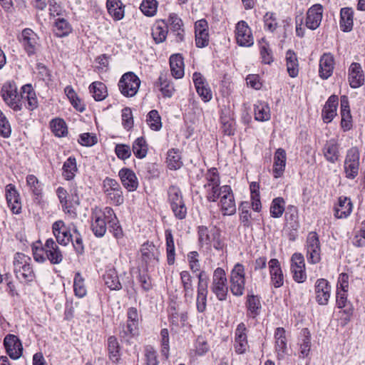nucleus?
I'll use <instances>...</instances> for the list:
<instances>
[{
  "label": "nucleus",
  "instance_id": "f257e3e1",
  "mask_svg": "<svg viewBox=\"0 0 365 365\" xmlns=\"http://www.w3.org/2000/svg\"><path fill=\"white\" fill-rule=\"evenodd\" d=\"M31 259L21 252H16L13 260L14 272L19 282L29 284L36 279L31 265Z\"/></svg>",
  "mask_w": 365,
  "mask_h": 365
},
{
  "label": "nucleus",
  "instance_id": "f03ea898",
  "mask_svg": "<svg viewBox=\"0 0 365 365\" xmlns=\"http://www.w3.org/2000/svg\"><path fill=\"white\" fill-rule=\"evenodd\" d=\"M110 207H106L103 210L95 207L91 210V229L96 237H102L107 230V217L111 215Z\"/></svg>",
  "mask_w": 365,
  "mask_h": 365
},
{
  "label": "nucleus",
  "instance_id": "7ed1b4c3",
  "mask_svg": "<svg viewBox=\"0 0 365 365\" xmlns=\"http://www.w3.org/2000/svg\"><path fill=\"white\" fill-rule=\"evenodd\" d=\"M102 189L107 202L115 206L123 204V190L116 180L106 177L103 180Z\"/></svg>",
  "mask_w": 365,
  "mask_h": 365
},
{
  "label": "nucleus",
  "instance_id": "20e7f679",
  "mask_svg": "<svg viewBox=\"0 0 365 365\" xmlns=\"http://www.w3.org/2000/svg\"><path fill=\"white\" fill-rule=\"evenodd\" d=\"M220 178L219 173L215 168L208 169L205 174L203 187L205 190L206 198L209 202H216L221 191Z\"/></svg>",
  "mask_w": 365,
  "mask_h": 365
},
{
  "label": "nucleus",
  "instance_id": "39448f33",
  "mask_svg": "<svg viewBox=\"0 0 365 365\" xmlns=\"http://www.w3.org/2000/svg\"><path fill=\"white\" fill-rule=\"evenodd\" d=\"M168 200L175 216L179 219H185L187 215V208L183 200L182 192L175 185H171L168 190Z\"/></svg>",
  "mask_w": 365,
  "mask_h": 365
},
{
  "label": "nucleus",
  "instance_id": "423d86ee",
  "mask_svg": "<svg viewBox=\"0 0 365 365\" xmlns=\"http://www.w3.org/2000/svg\"><path fill=\"white\" fill-rule=\"evenodd\" d=\"M140 86V78L131 71L123 74L118 83L120 93L127 98L135 96L139 90Z\"/></svg>",
  "mask_w": 365,
  "mask_h": 365
},
{
  "label": "nucleus",
  "instance_id": "0eeeda50",
  "mask_svg": "<svg viewBox=\"0 0 365 365\" xmlns=\"http://www.w3.org/2000/svg\"><path fill=\"white\" fill-rule=\"evenodd\" d=\"M210 289L218 300L225 301L227 299L228 294L227 279L222 268L217 267L215 269Z\"/></svg>",
  "mask_w": 365,
  "mask_h": 365
},
{
  "label": "nucleus",
  "instance_id": "6e6552de",
  "mask_svg": "<svg viewBox=\"0 0 365 365\" xmlns=\"http://www.w3.org/2000/svg\"><path fill=\"white\" fill-rule=\"evenodd\" d=\"M359 165L360 151L357 147H351L347 150L344 159L345 177L350 180L354 179L359 175Z\"/></svg>",
  "mask_w": 365,
  "mask_h": 365
},
{
  "label": "nucleus",
  "instance_id": "1a4fd4ad",
  "mask_svg": "<svg viewBox=\"0 0 365 365\" xmlns=\"http://www.w3.org/2000/svg\"><path fill=\"white\" fill-rule=\"evenodd\" d=\"M230 290L233 295L240 297L245 289V270L241 263H237L230 272Z\"/></svg>",
  "mask_w": 365,
  "mask_h": 365
},
{
  "label": "nucleus",
  "instance_id": "9d476101",
  "mask_svg": "<svg viewBox=\"0 0 365 365\" xmlns=\"http://www.w3.org/2000/svg\"><path fill=\"white\" fill-rule=\"evenodd\" d=\"M219 206L223 215H232L236 212V204L232 190L229 185H222L219 193Z\"/></svg>",
  "mask_w": 365,
  "mask_h": 365
},
{
  "label": "nucleus",
  "instance_id": "9b49d317",
  "mask_svg": "<svg viewBox=\"0 0 365 365\" xmlns=\"http://www.w3.org/2000/svg\"><path fill=\"white\" fill-rule=\"evenodd\" d=\"M307 259L309 263L317 264L321 260V247L318 235L311 232L307 237Z\"/></svg>",
  "mask_w": 365,
  "mask_h": 365
},
{
  "label": "nucleus",
  "instance_id": "f8f14e48",
  "mask_svg": "<svg viewBox=\"0 0 365 365\" xmlns=\"http://www.w3.org/2000/svg\"><path fill=\"white\" fill-rule=\"evenodd\" d=\"M291 272L294 280L298 283L304 282L307 279L304 256L301 253H294L291 257Z\"/></svg>",
  "mask_w": 365,
  "mask_h": 365
},
{
  "label": "nucleus",
  "instance_id": "ddd939ff",
  "mask_svg": "<svg viewBox=\"0 0 365 365\" xmlns=\"http://www.w3.org/2000/svg\"><path fill=\"white\" fill-rule=\"evenodd\" d=\"M235 38L237 43L240 46L249 47L253 45L252 31L245 21H240L236 24Z\"/></svg>",
  "mask_w": 365,
  "mask_h": 365
},
{
  "label": "nucleus",
  "instance_id": "4468645a",
  "mask_svg": "<svg viewBox=\"0 0 365 365\" xmlns=\"http://www.w3.org/2000/svg\"><path fill=\"white\" fill-rule=\"evenodd\" d=\"M234 349L237 354H243L249 349L247 329L243 322L240 323L235 331Z\"/></svg>",
  "mask_w": 365,
  "mask_h": 365
},
{
  "label": "nucleus",
  "instance_id": "2eb2a0df",
  "mask_svg": "<svg viewBox=\"0 0 365 365\" xmlns=\"http://www.w3.org/2000/svg\"><path fill=\"white\" fill-rule=\"evenodd\" d=\"M52 232L61 245L67 246L72 241L71 229L63 220H57L53 223Z\"/></svg>",
  "mask_w": 365,
  "mask_h": 365
},
{
  "label": "nucleus",
  "instance_id": "dca6fc26",
  "mask_svg": "<svg viewBox=\"0 0 365 365\" xmlns=\"http://www.w3.org/2000/svg\"><path fill=\"white\" fill-rule=\"evenodd\" d=\"M5 196L8 207L13 214L18 215L21 212V201L19 191L11 183L5 187Z\"/></svg>",
  "mask_w": 365,
  "mask_h": 365
},
{
  "label": "nucleus",
  "instance_id": "f3484780",
  "mask_svg": "<svg viewBox=\"0 0 365 365\" xmlns=\"http://www.w3.org/2000/svg\"><path fill=\"white\" fill-rule=\"evenodd\" d=\"M20 42L29 56L34 55L38 46V36L30 29L22 31Z\"/></svg>",
  "mask_w": 365,
  "mask_h": 365
},
{
  "label": "nucleus",
  "instance_id": "a211bd4d",
  "mask_svg": "<svg viewBox=\"0 0 365 365\" xmlns=\"http://www.w3.org/2000/svg\"><path fill=\"white\" fill-rule=\"evenodd\" d=\"M335 66L334 55L330 52L323 53L319 62V76L323 80L328 79L333 73Z\"/></svg>",
  "mask_w": 365,
  "mask_h": 365
},
{
  "label": "nucleus",
  "instance_id": "6ab92c4d",
  "mask_svg": "<svg viewBox=\"0 0 365 365\" xmlns=\"http://www.w3.org/2000/svg\"><path fill=\"white\" fill-rule=\"evenodd\" d=\"M192 81L196 91L201 99L207 103L212 98V93L204 76L199 72L192 74Z\"/></svg>",
  "mask_w": 365,
  "mask_h": 365
},
{
  "label": "nucleus",
  "instance_id": "aec40b11",
  "mask_svg": "<svg viewBox=\"0 0 365 365\" xmlns=\"http://www.w3.org/2000/svg\"><path fill=\"white\" fill-rule=\"evenodd\" d=\"M323 11V6L319 4L312 6L307 12L305 26L311 30L317 29L321 24Z\"/></svg>",
  "mask_w": 365,
  "mask_h": 365
},
{
  "label": "nucleus",
  "instance_id": "412c9836",
  "mask_svg": "<svg viewBox=\"0 0 365 365\" xmlns=\"http://www.w3.org/2000/svg\"><path fill=\"white\" fill-rule=\"evenodd\" d=\"M6 353L13 359H18L22 354L23 346L19 339L14 334H7L4 339Z\"/></svg>",
  "mask_w": 365,
  "mask_h": 365
},
{
  "label": "nucleus",
  "instance_id": "4be33fe9",
  "mask_svg": "<svg viewBox=\"0 0 365 365\" xmlns=\"http://www.w3.org/2000/svg\"><path fill=\"white\" fill-rule=\"evenodd\" d=\"M314 292L317 303L320 305H326L330 298L331 285L327 279H318L315 283Z\"/></svg>",
  "mask_w": 365,
  "mask_h": 365
},
{
  "label": "nucleus",
  "instance_id": "5701e85b",
  "mask_svg": "<svg viewBox=\"0 0 365 365\" xmlns=\"http://www.w3.org/2000/svg\"><path fill=\"white\" fill-rule=\"evenodd\" d=\"M1 96L4 102L14 111L22 109V103L20 102L19 94L15 88L11 86H3Z\"/></svg>",
  "mask_w": 365,
  "mask_h": 365
},
{
  "label": "nucleus",
  "instance_id": "b1692460",
  "mask_svg": "<svg viewBox=\"0 0 365 365\" xmlns=\"http://www.w3.org/2000/svg\"><path fill=\"white\" fill-rule=\"evenodd\" d=\"M195 44L198 48H204L209 43L208 24L205 19L198 20L195 24Z\"/></svg>",
  "mask_w": 365,
  "mask_h": 365
},
{
  "label": "nucleus",
  "instance_id": "393cba45",
  "mask_svg": "<svg viewBox=\"0 0 365 365\" xmlns=\"http://www.w3.org/2000/svg\"><path fill=\"white\" fill-rule=\"evenodd\" d=\"M44 250L46 259L51 262V264H58L63 261V252L52 238L46 240L44 244Z\"/></svg>",
  "mask_w": 365,
  "mask_h": 365
},
{
  "label": "nucleus",
  "instance_id": "a878e982",
  "mask_svg": "<svg viewBox=\"0 0 365 365\" xmlns=\"http://www.w3.org/2000/svg\"><path fill=\"white\" fill-rule=\"evenodd\" d=\"M19 98L22 106H24L28 110H33L38 106L36 92L31 84L22 86Z\"/></svg>",
  "mask_w": 365,
  "mask_h": 365
},
{
  "label": "nucleus",
  "instance_id": "bb28decb",
  "mask_svg": "<svg viewBox=\"0 0 365 365\" xmlns=\"http://www.w3.org/2000/svg\"><path fill=\"white\" fill-rule=\"evenodd\" d=\"M118 176L123 186L128 192H133L138 189L139 183L133 170L130 168H123L119 170Z\"/></svg>",
  "mask_w": 365,
  "mask_h": 365
},
{
  "label": "nucleus",
  "instance_id": "cd10ccee",
  "mask_svg": "<svg viewBox=\"0 0 365 365\" xmlns=\"http://www.w3.org/2000/svg\"><path fill=\"white\" fill-rule=\"evenodd\" d=\"M348 81L353 88L361 86L364 83V75L361 66L359 63H352L348 71Z\"/></svg>",
  "mask_w": 365,
  "mask_h": 365
},
{
  "label": "nucleus",
  "instance_id": "c85d7f7f",
  "mask_svg": "<svg viewBox=\"0 0 365 365\" xmlns=\"http://www.w3.org/2000/svg\"><path fill=\"white\" fill-rule=\"evenodd\" d=\"M271 283L275 288L284 284V274L277 259H271L268 262Z\"/></svg>",
  "mask_w": 365,
  "mask_h": 365
},
{
  "label": "nucleus",
  "instance_id": "c756f323",
  "mask_svg": "<svg viewBox=\"0 0 365 365\" xmlns=\"http://www.w3.org/2000/svg\"><path fill=\"white\" fill-rule=\"evenodd\" d=\"M273 176L274 178H281L284 172L287 163V153L283 148H278L274 155Z\"/></svg>",
  "mask_w": 365,
  "mask_h": 365
},
{
  "label": "nucleus",
  "instance_id": "7c9ffc66",
  "mask_svg": "<svg viewBox=\"0 0 365 365\" xmlns=\"http://www.w3.org/2000/svg\"><path fill=\"white\" fill-rule=\"evenodd\" d=\"M338 104L339 98L337 96L331 95L328 98L322 111V119L325 123L331 122L336 115Z\"/></svg>",
  "mask_w": 365,
  "mask_h": 365
},
{
  "label": "nucleus",
  "instance_id": "2f4dec72",
  "mask_svg": "<svg viewBox=\"0 0 365 365\" xmlns=\"http://www.w3.org/2000/svg\"><path fill=\"white\" fill-rule=\"evenodd\" d=\"M175 35V40L181 42L184 40L185 31L183 23L180 18L175 14H170L168 21L165 23Z\"/></svg>",
  "mask_w": 365,
  "mask_h": 365
},
{
  "label": "nucleus",
  "instance_id": "473e14b6",
  "mask_svg": "<svg viewBox=\"0 0 365 365\" xmlns=\"http://www.w3.org/2000/svg\"><path fill=\"white\" fill-rule=\"evenodd\" d=\"M341 127L344 131H348L352 128V117L350 112L348 97L342 96L341 97Z\"/></svg>",
  "mask_w": 365,
  "mask_h": 365
},
{
  "label": "nucleus",
  "instance_id": "72a5a7b5",
  "mask_svg": "<svg viewBox=\"0 0 365 365\" xmlns=\"http://www.w3.org/2000/svg\"><path fill=\"white\" fill-rule=\"evenodd\" d=\"M353 204L350 198L341 196L334 206V216L336 218H346L352 212Z\"/></svg>",
  "mask_w": 365,
  "mask_h": 365
},
{
  "label": "nucleus",
  "instance_id": "f704fd0d",
  "mask_svg": "<svg viewBox=\"0 0 365 365\" xmlns=\"http://www.w3.org/2000/svg\"><path fill=\"white\" fill-rule=\"evenodd\" d=\"M170 66L173 76L176 79L184 76V62L182 56L179 54H173L170 57Z\"/></svg>",
  "mask_w": 365,
  "mask_h": 365
},
{
  "label": "nucleus",
  "instance_id": "c9c22d12",
  "mask_svg": "<svg viewBox=\"0 0 365 365\" xmlns=\"http://www.w3.org/2000/svg\"><path fill=\"white\" fill-rule=\"evenodd\" d=\"M323 153L327 161L335 163L339 157V144L334 139L329 140L324 145Z\"/></svg>",
  "mask_w": 365,
  "mask_h": 365
},
{
  "label": "nucleus",
  "instance_id": "e433bc0d",
  "mask_svg": "<svg viewBox=\"0 0 365 365\" xmlns=\"http://www.w3.org/2000/svg\"><path fill=\"white\" fill-rule=\"evenodd\" d=\"M105 284L110 290H120L122 284L119 280L117 271L114 268L108 269L103 276Z\"/></svg>",
  "mask_w": 365,
  "mask_h": 365
},
{
  "label": "nucleus",
  "instance_id": "4c0bfd02",
  "mask_svg": "<svg viewBox=\"0 0 365 365\" xmlns=\"http://www.w3.org/2000/svg\"><path fill=\"white\" fill-rule=\"evenodd\" d=\"M245 305L247 309V315L249 317L255 318L259 315L262 308L260 297L252 294H248Z\"/></svg>",
  "mask_w": 365,
  "mask_h": 365
},
{
  "label": "nucleus",
  "instance_id": "58836bf2",
  "mask_svg": "<svg viewBox=\"0 0 365 365\" xmlns=\"http://www.w3.org/2000/svg\"><path fill=\"white\" fill-rule=\"evenodd\" d=\"M106 7L114 21L121 20L124 17V6L120 0H107Z\"/></svg>",
  "mask_w": 365,
  "mask_h": 365
},
{
  "label": "nucleus",
  "instance_id": "ea45409f",
  "mask_svg": "<svg viewBox=\"0 0 365 365\" xmlns=\"http://www.w3.org/2000/svg\"><path fill=\"white\" fill-rule=\"evenodd\" d=\"M165 163L168 168L171 170L180 169L183 165L180 150L176 148L169 150L167 153Z\"/></svg>",
  "mask_w": 365,
  "mask_h": 365
},
{
  "label": "nucleus",
  "instance_id": "a19ab883",
  "mask_svg": "<svg viewBox=\"0 0 365 365\" xmlns=\"http://www.w3.org/2000/svg\"><path fill=\"white\" fill-rule=\"evenodd\" d=\"M353 14L354 12L350 8H342L341 9L339 25L343 31L349 32L352 29Z\"/></svg>",
  "mask_w": 365,
  "mask_h": 365
},
{
  "label": "nucleus",
  "instance_id": "79ce46f5",
  "mask_svg": "<svg viewBox=\"0 0 365 365\" xmlns=\"http://www.w3.org/2000/svg\"><path fill=\"white\" fill-rule=\"evenodd\" d=\"M286 64L287 70L290 77L294 78L299 73V63L296 53L292 51L288 50L286 52Z\"/></svg>",
  "mask_w": 365,
  "mask_h": 365
},
{
  "label": "nucleus",
  "instance_id": "37998d69",
  "mask_svg": "<svg viewBox=\"0 0 365 365\" xmlns=\"http://www.w3.org/2000/svg\"><path fill=\"white\" fill-rule=\"evenodd\" d=\"M165 237L167 262L168 264L172 265L175 263V248L173 235L170 230H166L165 231Z\"/></svg>",
  "mask_w": 365,
  "mask_h": 365
},
{
  "label": "nucleus",
  "instance_id": "c03bdc74",
  "mask_svg": "<svg viewBox=\"0 0 365 365\" xmlns=\"http://www.w3.org/2000/svg\"><path fill=\"white\" fill-rule=\"evenodd\" d=\"M180 276L185 299H192L193 297V285L190 274L188 271H182Z\"/></svg>",
  "mask_w": 365,
  "mask_h": 365
},
{
  "label": "nucleus",
  "instance_id": "a18cd8bd",
  "mask_svg": "<svg viewBox=\"0 0 365 365\" xmlns=\"http://www.w3.org/2000/svg\"><path fill=\"white\" fill-rule=\"evenodd\" d=\"M255 118L258 121H267L271 118L270 108L268 104L263 101H258L254 106Z\"/></svg>",
  "mask_w": 365,
  "mask_h": 365
},
{
  "label": "nucleus",
  "instance_id": "49530a36",
  "mask_svg": "<svg viewBox=\"0 0 365 365\" xmlns=\"http://www.w3.org/2000/svg\"><path fill=\"white\" fill-rule=\"evenodd\" d=\"M108 351L110 360L118 364L120 360V346L117 339L113 336L108 339Z\"/></svg>",
  "mask_w": 365,
  "mask_h": 365
},
{
  "label": "nucleus",
  "instance_id": "de8ad7c7",
  "mask_svg": "<svg viewBox=\"0 0 365 365\" xmlns=\"http://www.w3.org/2000/svg\"><path fill=\"white\" fill-rule=\"evenodd\" d=\"M275 347L278 356H283L287 351V339L284 328L278 327L274 332Z\"/></svg>",
  "mask_w": 365,
  "mask_h": 365
},
{
  "label": "nucleus",
  "instance_id": "09e8293b",
  "mask_svg": "<svg viewBox=\"0 0 365 365\" xmlns=\"http://www.w3.org/2000/svg\"><path fill=\"white\" fill-rule=\"evenodd\" d=\"M90 93L97 101L104 100L108 96L106 86L100 81H95L89 86Z\"/></svg>",
  "mask_w": 365,
  "mask_h": 365
},
{
  "label": "nucleus",
  "instance_id": "8fccbe9b",
  "mask_svg": "<svg viewBox=\"0 0 365 365\" xmlns=\"http://www.w3.org/2000/svg\"><path fill=\"white\" fill-rule=\"evenodd\" d=\"M26 185L29 190L36 197V199L41 197L43 194V184L38 180L34 175H28L26 178Z\"/></svg>",
  "mask_w": 365,
  "mask_h": 365
},
{
  "label": "nucleus",
  "instance_id": "3c124183",
  "mask_svg": "<svg viewBox=\"0 0 365 365\" xmlns=\"http://www.w3.org/2000/svg\"><path fill=\"white\" fill-rule=\"evenodd\" d=\"M72 31L71 24L63 18H58L56 20L53 32L58 37L68 36Z\"/></svg>",
  "mask_w": 365,
  "mask_h": 365
},
{
  "label": "nucleus",
  "instance_id": "603ef678",
  "mask_svg": "<svg viewBox=\"0 0 365 365\" xmlns=\"http://www.w3.org/2000/svg\"><path fill=\"white\" fill-rule=\"evenodd\" d=\"M216 230H209L206 226L201 225L197 228L198 240L201 246H209L215 238Z\"/></svg>",
  "mask_w": 365,
  "mask_h": 365
},
{
  "label": "nucleus",
  "instance_id": "864d4df0",
  "mask_svg": "<svg viewBox=\"0 0 365 365\" xmlns=\"http://www.w3.org/2000/svg\"><path fill=\"white\" fill-rule=\"evenodd\" d=\"M77 170L76 160L70 156L63 165V176L66 180H71L75 177Z\"/></svg>",
  "mask_w": 365,
  "mask_h": 365
},
{
  "label": "nucleus",
  "instance_id": "5fc2aeb1",
  "mask_svg": "<svg viewBox=\"0 0 365 365\" xmlns=\"http://www.w3.org/2000/svg\"><path fill=\"white\" fill-rule=\"evenodd\" d=\"M110 211L112 212L111 215L108 216L107 222L110 231L113 232L115 238H120L123 236V230L119 224V221L114 212L112 207H110Z\"/></svg>",
  "mask_w": 365,
  "mask_h": 365
},
{
  "label": "nucleus",
  "instance_id": "6e6d98bb",
  "mask_svg": "<svg viewBox=\"0 0 365 365\" xmlns=\"http://www.w3.org/2000/svg\"><path fill=\"white\" fill-rule=\"evenodd\" d=\"M132 150L135 156L142 159L146 156L148 145L143 137L138 138L133 143Z\"/></svg>",
  "mask_w": 365,
  "mask_h": 365
},
{
  "label": "nucleus",
  "instance_id": "4d7b16f0",
  "mask_svg": "<svg viewBox=\"0 0 365 365\" xmlns=\"http://www.w3.org/2000/svg\"><path fill=\"white\" fill-rule=\"evenodd\" d=\"M73 291L75 295L78 298L85 297L87 293L85 280L79 272L76 273L74 277Z\"/></svg>",
  "mask_w": 365,
  "mask_h": 365
},
{
  "label": "nucleus",
  "instance_id": "13d9d810",
  "mask_svg": "<svg viewBox=\"0 0 365 365\" xmlns=\"http://www.w3.org/2000/svg\"><path fill=\"white\" fill-rule=\"evenodd\" d=\"M169 316L172 323L177 326H185L187 320V312H179L175 307H170Z\"/></svg>",
  "mask_w": 365,
  "mask_h": 365
},
{
  "label": "nucleus",
  "instance_id": "bf43d9fd",
  "mask_svg": "<svg viewBox=\"0 0 365 365\" xmlns=\"http://www.w3.org/2000/svg\"><path fill=\"white\" fill-rule=\"evenodd\" d=\"M285 201L282 197L274 198L270 206V215L272 217L279 218L284 212Z\"/></svg>",
  "mask_w": 365,
  "mask_h": 365
},
{
  "label": "nucleus",
  "instance_id": "052dcab7",
  "mask_svg": "<svg viewBox=\"0 0 365 365\" xmlns=\"http://www.w3.org/2000/svg\"><path fill=\"white\" fill-rule=\"evenodd\" d=\"M51 128L54 135L58 137L65 136L68 133L65 121L60 118L52 120Z\"/></svg>",
  "mask_w": 365,
  "mask_h": 365
},
{
  "label": "nucleus",
  "instance_id": "680f3d73",
  "mask_svg": "<svg viewBox=\"0 0 365 365\" xmlns=\"http://www.w3.org/2000/svg\"><path fill=\"white\" fill-rule=\"evenodd\" d=\"M122 125L126 130H130L134 125L133 112L130 108L125 107L121 110Z\"/></svg>",
  "mask_w": 365,
  "mask_h": 365
},
{
  "label": "nucleus",
  "instance_id": "e2e57ef3",
  "mask_svg": "<svg viewBox=\"0 0 365 365\" xmlns=\"http://www.w3.org/2000/svg\"><path fill=\"white\" fill-rule=\"evenodd\" d=\"M140 9L145 16H153L157 12L158 1L156 0H143Z\"/></svg>",
  "mask_w": 365,
  "mask_h": 365
},
{
  "label": "nucleus",
  "instance_id": "0e129e2a",
  "mask_svg": "<svg viewBox=\"0 0 365 365\" xmlns=\"http://www.w3.org/2000/svg\"><path fill=\"white\" fill-rule=\"evenodd\" d=\"M146 122L153 130H160V115L157 110H150L147 115Z\"/></svg>",
  "mask_w": 365,
  "mask_h": 365
},
{
  "label": "nucleus",
  "instance_id": "69168bd1",
  "mask_svg": "<svg viewBox=\"0 0 365 365\" xmlns=\"http://www.w3.org/2000/svg\"><path fill=\"white\" fill-rule=\"evenodd\" d=\"M207 293V289L197 290L196 307L198 312L202 313L206 310Z\"/></svg>",
  "mask_w": 365,
  "mask_h": 365
},
{
  "label": "nucleus",
  "instance_id": "338daca9",
  "mask_svg": "<svg viewBox=\"0 0 365 365\" xmlns=\"http://www.w3.org/2000/svg\"><path fill=\"white\" fill-rule=\"evenodd\" d=\"M199 254L196 251L190 252L187 254V261L190 269L192 272H197L200 270V264L199 260Z\"/></svg>",
  "mask_w": 365,
  "mask_h": 365
},
{
  "label": "nucleus",
  "instance_id": "774afa93",
  "mask_svg": "<svg viewBox=\"0 0 365 365\" xmlns=\"http://www.w3.org/2000/svg\"><path fill=\"white\" fill-rule=\"evenodd\" d=\"M115 153L118 158L126 160L131 155V149L128 145L117 144L115 148Z\"/></svg>",
  "mask_w": 365,
  "mask_h": 365
}]
</instances>
